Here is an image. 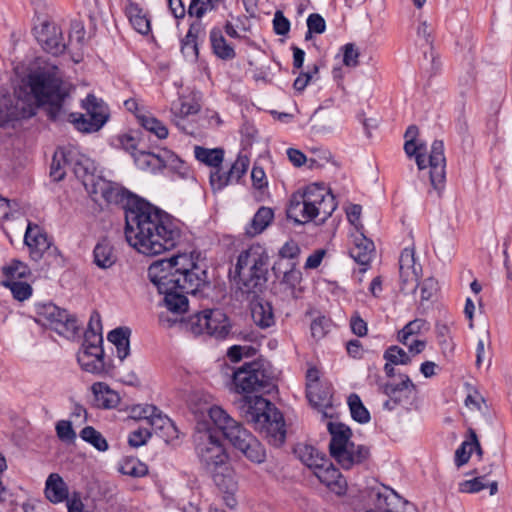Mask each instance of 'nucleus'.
Listing matches in <instances>:
<instances>
[{"label": "nucleus", "instance_id": "f257e3e1", "mask_svg": "<svg viewBox=\"0 0 512 512\" xmlns=\"http://www.w3.org/2000/svg\"><path fill=\"white\" fill-rule=\"evenodd\" d=\"M148 277L158 292L164 295L163 305L175 316L160 315V322L167 327L175 324L178 317L188 310L185 294L195 295L208 285L206 270L188 254L153 262L148 268Z\"/></svg>", "mask_w": 512, "mask_h": 512}, {"label": "nucleus", "instance_id": "f03ea898", "mask_svg": "<svg viewBox=\"0 0 512 512\" xmlns=\"http://www.w3.org/2000/svg\"><path fill=\"white\" fill-rule=\"evenodd\" d=\"M30 90L22 97V89L17 92L14 103L10 96L0 98V126L11 120L30 118L36 114L38 106H45L50 119H61L65 116L62 87V73L53 63L38 67L27 77L24 84Z\"/></svg>", "mask_w": 512, "mask_h": 512}, {"label": "nucleus", "instance_id": "7ed1b4c3", "mask_svg": "<svg viewBox=\"0 0 512 512\" xmlns=\"http://www.w3.org/2000/svg\"><path fill=\"white\" fill-rule=\"evenodd\" d=\"M125 237L130 246L145 255H157L175 247L180 229L166 213L142 203L125 215Z\"/></svg>", "mask_w": 512, "mask_h": 512}, {"label": "nucleus", "instance_id": "20e7f679", "mask_svg": "<svg viewBox=\"0 0 512 512\" xmlns=\"http://www.w3.org/2000/svg\"><path fill=\"white\" fill-rule=\"evenodd\" d=\"M336 207L335 197L330 190L323 184L314 183L291 196L286 213L297 224H305L316 218L324 222Z\"/></svg>", "mask_w": 512, "mask_h": 512}, {"label": "nucleus", "instance_id": "39448f33", "mask_svg": "<svg viewBox=\"0 0 512 512\" xmlns=\"http://www.w3.org/2000/svg\"><path fill=\"white\" fill-rule=\"evenodd\" d=\"M242 416L255 429L263 431L270 437V442L280 446L285 441L284 420L278 409L261 396H244L239 402Z\"/></svg>", "mask_w": 512, "mask_h": 512}, {"label": "nucleus", "instance_id": "423d86ee", "mask_svg": "<svg viewBox=\"0 0 512 512\" xmlns=\"http://www.w3.org/2000/svg\"><path fill=\"white\" fill-rule=\"evenodd\" d=\"M206 412L214 425L236 449L252 462H264L266 453L261 443L223 408L212 405L206 409Z\"/></svg>", "mask_w": 512, "mask_h": 512}, {"label": "nucleus", "instance_id": "0eeeda50", "mask_svg": "<svg viewBox=\"0 0 512 512\" xmlns=\"http://www.w3.org/2000/svg\"><path fill=\"white\" fill-rule=\"evenodd\" d=\"M268 260L266 249L259 244L250 246L239 255L235 272L242 292L256 293L261 290L266 282Z\"/></svg>", "mask_w": 512, "mask_h": 512}, {"label": "nucleus", "instance_id": "6e6552de", "mask_svg": "<svg viewBox=\"0 0 512 512\" xmlns=\"http://www.w3.org/2000/svg\"><path fill=\"white\" fill-rule=\"evenodd\" d=\"M404 150L409 157L414 156L420 170L430 167L431 186L440 193L444 188L446 177V158L444 155V144L441 140H435L426 157L423 144H416L415 141L406 140Z\"/></svg>", "mask_w": 512, "mask_h": 512}, {"label": "nucleus", "instance_id": "1a4fd4ad", "mask_svg": "<svg viewBox=\"0 0 512 512\" xmlns=\"http://www.w3.org/2000/svg\"><path fill=\"white\" fill-rule=\"evenodd\" d=\"M94 162L86 157L81 156L75 163L74 173L79 178L86 191L91 195L94 201L99 198L109 203H117L123 197L122 188L113 182L107 181L100 176L95 175Z\"/></svg>", "mask_w": 512, "mask_h": 512}, {"label": "nucleus", "instance_id": "9d476101", "mask_svg": "<svg viewBox=\"0 0 512 512\" xmlns=\"http://www.w3.org/2000/svg\"><path fill=\"white\" fill-rule=\"evenodd\" d=\"M62 87L66 94L63 98V106L65 110V116L61 119H53L54 121L69 120L75 127L82 132H95L98 131L107 121L108 113L107 107L102 100L96 98L94 95H88L83 101V107L86 110V115L68 113L66 107V98L68 96V90L62 81Z\"/></svg>", "mask_w": 512, "mask_h": 512}, {"label": "nucleus", "instance_id": "9b49d317", "mask_svg": "<svg viewBox=\"0 0 512 512\" xmlns=\"http://www.w3.org/2000/svg\"><path fill=\"white\" fill-rule=\"evenodd\" d=\"M233 390L237 393H252L268 389L271 378L259 362L244 363L233 372Z\"/></svg>", "mask_w": 512, "mask_h": 512}, {"label": "nucleus", "instance_id": "f8f14e48", "mask_svg": "<svg viewBox=\"0 0 512 512\" xmlns=\"http://www.w3.org/2000/svg\"><path fill=\"white\" fill-rule=\"evenodd\" d=\"M195 449L201 462L208 469L221 467L227 460V454L219 438L210 428L201 429L197 427L194 434Z\"/></svg>", "mask_w": 512, "mask_h": 512}, {"label": "nucleus", "instance_id": "ddd939ff", "mask_svg": "<svg viewBox=\"0 0 512 512\" xmlns=\"http://www.w3.org/2000/svg\"><path fill=\"white\" fill-rule=\"evenodd\" d=\"M187 326L195 335L206 333L216 338H224L230 329L228 318L220 309H207L192 315Z\"/></svg>", "mask_w": 512, "mask_h": 512}, {"label": "nucleus", "instance_id": "4468645a", "mask_svg": "<svg viewBox=\"0 0 512 512\" xmlns=\"http://www.w3.org/2000/svg\"><path fill=\"white\" fill-rule=\"evenodd\" d=\"M379 390L388 397L383 403V407L389 411L395 409L396 406L412 404L417 392L415 384L405 374H400L398 378L380 384Z\"/></svg>", "mask_w": 512, "mask_h": 512}, {"label": "nucleus", "instance_id": "2eb2a0df", "mask_svg": "<svg viewBox=\"0 0 512 512\" xmlns=\"http://www.w3.org/2000/svg\"><path fill=\"white\" fill-rule=\"evenodd\" d=\"M37 322L66 337L74 335L78 329L76 318L53 303L38 308Z\"/></svg>", "mask_w": 512, "mask_h": 512}, {"label": "nucleus", "instance_id": "dca6fc26", "mask_svg": "<svg viewBox=\"0 0 512 512\" xmlns=\"http://www.w3.org/2000/svg\"><path fill=\"white\" fill-rule=\"evenodd\" d=\"M399 273L401 290L406 294L414 293L422 275V267L416 263L413 248H405L402 251L399 258Z\"/></svg>", "mask_w": 512, "mask_h": 512}, {"label": "nucleus", "instance_id": "f3484780", "mask_svg": "<svg viewBox=\"0 0 512 512\" xmlns=\"http://www.w3.org/2000/svg\"><path fill=\"white\" fill-rule=\"evenodd\" d=\"M34 31L38 43L46 52L57 56L65 51L66 43L63 40L62 30L54 22L43 20L34 28Z\"/></svg>", "mask_w": 512, "mask_h": 512}, {"label": "nucleus", "instance_id": "a211bd4d", "mask_svg": "<svg viewBox=\"0 0 512 512\" xmlns=\"http://www.w3.org/2000/svg\"><path fill=\"white\" fill-rule=\"evenodd\" d=\"M250 160L245 155H239L227 173H220L219 170L212 172L210 183L214 190H221L225 186L237 183L247 172Z\"/></svg>", "mask_w": 512, "mask_h": 512}, {"label": "nucleus", "instance_id": "6ab92c4d", "mask_svg": "<svg viewBox=\"0 0 512 512\" xmlns=\"http://www.w3.org/2000/svg\"><path fill=\"white\" fill-rule=\"evenodd\" d=\"M330 454L342 468L350 469L354 465L364 462L369 457L370 452L365 446L348 442L338 450L331 449Z\"/></svg>", "mask_w": 512, "mask_h": 512}, {"label": "nucleus", "instance_id": "aec40b11", "mask_svg": "<svg viewBox=\"0 0 512 512\" xmlns=\"http://www.w3.org/2000/svg\"><path fill=\"white\" fill-rule=\"evenodd\" d=\"M137 415L145 419L153 430L162 431L166 441L178 437V431L174 423L168 417L163 416L155 406H147Z\"/></svg>", "mask_w": 512, "mask_h": 512}, {"label": "nucleus", "instance_id": "412c9836", "mask_svg": "<svg viewBox=\"0 0 512 512\" xmlns=\"http://www.w3.org/2000/svg\"><path fill=\"white\" fill-rule=\"evenodd\" d=\"M314 475L336 495L341 496L346 493L347 481L330 460L325 461Z\"/></svg>", "mask_w": 512, "mask_h": 512}, {"label": "nucleus", "instance_id": "4be33fe9", "mask_svg": "<svg viewBox=\"0 0 512 512\" xmlns=\"http://www.w3.org/2000/svg\"><path fill=\"white\" fill-rule=\"evenodd\" d=\"M213 479L218 490L222 494L224 504L230 509L236 508L238 504L236 497L238 483L234 474L228 470L226 473L216 472Z\"/></svg>", "mask_w": 512, "mask_h": 512}, {"label": "nucleus", "instance_id": "5701e85b", "mask_svg": "<svg viewBox=\"0 0 512 512\" xmlns=\"http://www.w3.org/2000/svg\"><path fill=\"white\" fill-rule=\"evenodd\" d=\"M24 242L29 248L31 258L35 261L40 260L44 252L50 248L47 235L32 223L27 226Z\"/></svg>", "mask_w": 512, "mask_h": 512}, {"label": "nucleus", "instance_id": "b1692460", "mask_svg": "<svg viewBox=\"0 0 512 512\" xmlns=\"http://www.w3.org/2000/svg\"><path fill=\"white\" fill-rule=\"evenodd\" d=\"M352 246L349 250L350 256L355 262L362 266H368L374 253V243L366 238L363 233L357 231L351 235Z\"/></svg>", "mask_w": 512, "mask_h": 512}, {"label": "nucleus", "instance_id": "393cba45", "mask_svg": "<svg viewBox=\"0 0 512 512\" xmlns=\"http://www.w3.org/2000/svg\"><path fill=\"white\" fill-rule=\"evenodd\" d=\"M132 156L137 167L144 171H156L166 166L173 155L169 151L156 154L148 151L133 152Z\"/></svg>", "mask_w": 512, "mask_h": 512}, {"label": "nucleus", "instance_id": "a878e982", "mask_svg": "<svg viewBox=\"0 0 512 512\" xmlns=\"http://www.w3.org/2000/svg\"><path fill=\"white\" fill-rule=\"evenodd\" d=\"M294 453L305 466L313 471V474L324 465L325 461L329 460L323 452L309 444H298Z\"/></svg>", "mask_w": 512, "mask_h": 512}, {"label": "nucleus", "instance_id": "bb28decb", "mask_svg": "<svg viewBox=\"0 0 512 512\" xmlns=\"http://www.w3.org/2000/svg\"><path fill=\"white\" fill-rule=\"evenodd\" d=\"M307 398L312 406L322 411L324 418L332 417V393L329 386H311L307 391Z\"/></svg>", "mask_w": 512, "mask_h": 512}, {"label": "nucleus", "instance_id": "cd10ccee", "mask_svg": "<svg viewBox=\"0 0 512 512\" xmlns=\"http://www.w3.org/2000/svg\"><path fill=\"white\" fill-rule=\"evenodd\" d=\"M45 496L53 504L68 500V486L58 473H51L48 476L45 483Z\"/></svg>", "mask_w": 512, "mask_h": 512}, {"label": "nucleus", "instance_id": "c85d7f7f", "mask_svg": "<svg viewBox=\"0 0 512 512\" xmlns=\"http://www.w3.org/2000/svg\"><path fill=\"white\" fill-rule=\"evenodd\" d=\"M376 506L383 512H406L407 502L397 493L388 488L376 493Z\"/></svg>", "mask_w": 512, "mask_h": 512}, {"label": "nucleus", "instance_id": "c756f323", "mask_svg": "<svg viewBox=\"0 0 512 512\" xmlns=\"http://www.w3.org/2000/svg\"><path fill=\"white\" fill-rule=\"evenodd\" d=\"M91 390L94 394L96 405L100 408H115L120 402L119 394L106 383L96 382L92 385Z\"/></svg>", "mask_w": 512, "mask_h": 512}, {"label": "nucleus", "instance_id": "7c9ffc66", "mask_svg": "<svg viewBox=\"0 0 512 512\" xmlns=\"http://www.w3.org/2000/svg\"><path fill=\"white\" fill-rule=\"evenodd\" d=\"M82 155H74L73 151H68L67 153L59 149L54 153L51 168H50V176L55 181H61L65 174V165L72 164L73 167L75 166L76 161L81 157Z\"/></svg>", "mask_w": 512, "mask_h": 512}, {"label": "nucleus", "instance_id": "2f4dec72", "mask_svg": "<svg viewBox=\"0 0 512 512\" xmlns=\"http://www.w3.org/2000/svg\"><path fill=\"white\" fill-rule=\"evenodd\" d=\"M327 429L331 435L329 450H338L342 447V445L351 442L350 439L352 436V432L347 425L341 422L329 421L327 423Z\"/></svg>", "mask_w": 512, "mask_h": 512}, {"label": "nucleus", "instance_id": "473e14b6", "mask_svg": "<svg viewBox=\"0 0 512 512\" xmlns=\"http://www.w3.org/2000/svg\"><path fill=\"white\" fill-rule=\"evenodd\" d=\"M131 330L127 327H119L108 334V340L115 345L118 358L123 361L130 354Z\"/></svg>", "mask_w": 512, "mask_h": 512}, {"label": "nucleus", "instance_id": "72a5a7b5", "mask_svg": "<svg viewBox=\"0 0 512 512\" xmlns=\"http://www.w3.org/2000/svg\"><path fill=\"white\" fill-rule=\"evenodd\" d=\"M251 316L254 323L263 329L275 323L273 309L269 302H254L251 307Z\"/></svg>", "mask_w": 512, "mask_h": 512}, {"label": "nucleus", "instance_id": "f704fd0d", "mask_svg": "<svg viewBox=\"0 0 512 512\" xmlns=\"http://www.w3.org/2000/svg\"><path fill=\"white\" fill-rule=\"evenodd\" d=\"M284 267L279 284L288 296L295 297V289L302 280V273L296 269V262H288Z\"/></svg>", "mask_w": 512, "mask_h": 512}, {"label": "nucleus", "instance_id": "c9c22d12", "mask_svg": "<svg viewBox=\"0 0 512 512\" xmlns=\"http://www.w3.org/2000/svg\"><path fill=\"white\" fill-rule=\"evenodd\" d=\"M126 15L138 33L146 35L150 32V21L138 4L130 2L126 7Z\"/></svg>", "mask_w": 512, "mask_h": 512}, {"label": "nucleus", "instance_id": "e433bc0d", "mask_svg": "<svg viewBox=\"0 0 512 512\" xmlns=\"http://www.w3.org/2000/svg\"><path fill=\"white\" fill-rule=\"evenodd\" d=\"M274 213L271 208L261 207L254 215L250 225L246 228V234L253 237L262 233L273 220Z\"/></svg>", "mask_w": 512, "mask_h": 512}, {"label": "nucleus", "instance_id": "4c0bfd02", "mask_svg": "<svg viewBox=\"0 0 512 512\" xmlns=\"http://www.w3.org/2000/svg\"><path fill=\"white\" fill-rule=\"evenodd\" d=\"M336 120V114L324 108L317 109L310 118L312 128L318 133L331 131Z\"/></svg>", "mask_w": 512, "mask_h": 512}, {"label": "nucleus", "instance_id": "58836bf2", "mask_svg": "<svg viewBox=\"0 0 512 512\" xmlns=\"http://www.w3.org/2000/svg\"><path fill=\"white\" fill-rule=\"evenodd\" d=\"M95 354L94 356L92 351L82 350L78 354V362L83 370L93 374H100L105 370L104 354Z\"/></svg>", "mask_w": 512, "mask_h": 512}, {"label": "nucleus", "instance_id": "ea45409f", "mask_svg": "<svg viewBox=\"0 0 512 512\" xmlns=\"http://www.w3.org/2000/svg\"><path fill=\"white\" fill-rule=\"evenodd\" d=\"M93 254L95 264L102 269L110 268L117 260L113 247L105 240L95 246Z\"/></svg>", "mask_w": 512, "mask_h": 512}, {"label": "nucleus", "instance_id": "a19ab883", "mask_svg": "<svg viewBox=\"0 0 512 512\" xmlns=\"http://www.w3.org/2000/svg\"><path fill=\"white\" fill-rule=\"evenodd\" d=\"M210 41L214 53L221 59L227 60L235 57V51L230 46L219 28H213L210 32Z\"/></svg>", "mask_w": 512, "mask_h": 512}, {"label": "nucleus", "instance_id": "79ce46f5", "mask_svg": "<svg viewBox=\"0 0 512 512\" xmlns=\"http://www.w3.org/2000/svg\"><path fill=\"white\" fill-rule=\"evenodd\" d=\"M300 254V247L298 244L290 240L286 242L282 248L279 250V260L276 261L272 267V270L277 278H279V275L282 272V268H284V259L290 260V262H294Z\"/></svg>", "mask_w": 512, "mask_h": 512}, {"label": "nucleus", "instance_id": "37998d69", "mask_svg": "<svg viewBox=\"0 0 512 512\" xmlns=\"http://www.w3.org/2000/svg\"><path fill=\"white\" fill-rule=\"evenodd\" d=\"M194 154L198 161L211 167H218L222 163L224 156L222 149H208L201 146H195Z\"/></svg>", "mask_w": 512, "mask_h": 512}, {"label": "nucleus", "instance_id": "c03bdc74", "mask_svg": "<svg viewBox=\"0 0 512 512\" xmlns=\"http://www.w3.org/2000/svg\"><path fill=\"white\" fill-rule=\"evenodd\" d=\"M428 323L424 319H414L407 323L398 333V340L401 343H408V340L415 338L424 331H428Z\"/></svg>", "mask_w": 512, "mask_h": 512}, {"label": "nucleus", "instance_id": "a18cd8bd", "mask_svg": "<svg viewBox=\"0 0 512 512\" xmlns=\"http://www.w3.org/2000/svg\"><path fill=\"white\" fill-rule=\"evenodd\" d=\"M137 118L142 127L154 133L159 139H165L168 136L167 127L157 118L147 114H139Z\"/></svg>", "mask_w": 512, "mask_h": 512}, {"label": "nucleus", "instance_id": "49530a36", "mask_svg": "<svg viewBox=\"0 0 512 512\" xmlns=\"http://www.w3.org/2000/svg\"><path fill=\"white\" fill-rule=\"evenodd\" d=\"M80 437L82 440L92 445L98 451L104 452L108 449V443L106 439L92 426L84 427L80 432Z\"/></svg>", "mask_w": 512, "mask_h": 512}, {"label": "nucleus", "instance_id": "de8ad7c7", "mask_svg": "<svg viewBox=\"0 0 512 512\" xmlns=\"http://www.w3.org/2000/svg\"><path fill=\"white\" fill-rule=\"evenodd\" d=\"M30 273L26 264L21 261L13 260L10 264L3 267V280L20 281Z\"/></svg>", "mask_w": 512, "mask_h": 512}, {"label": "nucleus", "instance_id": "09e8293b", "mask_svg": "<svg viewBox=\"0 0 512 512\" xmlns=\"http://www.w3.org/2000/svg\"><path fill=\"white\" fill-rule=\"evenodd\" d=\"M348 405L352 418L359 423H367L370 420L368 410L362 404L360 397L357 394H351L348 397Z\"/></svg>", "mask_w": 512, "mask_h": 512}, {"label": "nucleus", "instance_id": "8fccbe9b", "mask_svg": "<svg viewBox=\"0 0 512 512\" xmlns=\"http://www.w3.org/2000/svg\"><path fill=\"white\" fill-rule=\"evenodd\" d=\"M1 284L9 288L13 297L18 301L27 300L32 294V287L24 281L2 280Z\"/></svg>", "mask_w": 512, "mask_h": 512}, {"label": "nucleus", "instance_id": "3c124183", "mask_svg": "<svg viewBox=\"0 0 512 512\" xmlns=\"http://www.w3.org/2000/svg\"><path fill=\"white\" fill-rule=\"evenodd\" d=\"M119 471L124 475L141 477L148 472V469L147 466L138 459L130 458L123 461Z\"/></svg>", "mask_w": 512, "mask_h": 512}, {"label": "nucleus", "instance_id": "603ef678", "mask_svg": "<svg viewBox=\"0 0 512 512\" xmlns=\"http://www.w3.org/2000/svg\"><path fill=\"white\" fill-rule=\"evenodd\" d=\"M199 111V106L194 102H185L180 100L178 103H173L171 112L174 116L173 121L178 125L177 118H184L189 115L196 114Z\"/></svg>", "mask_w": 512, "mask_h": 512}, {"label": "nucleus", "instance_id": "864d4df0", "mask_svg": "<svg viewBox=\"0 0 512 512\" xmlns=\"http://www.w3.org/2000/svg\"><path fill=\"white\" fill-rule=\"evenodd\" d=\"M102 333L85 332L82 350L92 351V353L104 354L102 348ZM96 354H94L95 356Z\"/></svg>", "mask_w": 512, "mask_h": 512}, {"label": "nucleus", "instance_id": "5fc2aeb1", "mask_svg": "<svg viewBox=\"0 0 512 512\" xmlns=\"http://www.w3.org/2000/svg\"><path fill=\"white\" fill-rule=\"evenodd\" d=\"M384 358L394 365H404L410 362V357L398 346H391L388 348L384 354Z\"/></svg>", "mask_w": 512, "mask_h": 512}, {"label": "nucleus", "instance_id": "6e6d98bb", "mask_svg": "<svg viewBox=\"0 0 512 512\" xmlns=\"http://www.w3.org/2000/svg\"><path fill=\"white\" fill-rule=\"evenodd\" d=\"M56 434L58 438L64 442H73L76 438V433L72 428L71 422L60 420L56 423Z\"/></svg>", "mask_w": 512, "mask_h": 512}, {"label": "nucleus", "instance_id": "4d7b16f0", "mask_svg": "<svg viewBox=\"0 0 512 512\" xmlns=\"http://www.w3.org/2000/svg\"><path fill=\"white\" fill-rule=\"evenodd\" d=\"M484 477H475L471 480H465L459 483V491L462 493H476L483 490L487 484Z\"/></svg>", "mask_w": 512, "mask_h": 512}, {"label": "nucleus", "instance_id": "13d9d810", "mask_svg": "<svg viewBox=\"0 0 512 512\" xmlns=\"http://www.w3.org/2000/svg\"><path fill=\"white\" fill-rule=\"evenodd\" d=\"M210 10V3L207 0H191L188 7V15L200 20Z\"/></svg>", "mask_w": 512, "mask_h": 512}, {"label": "nucleus", "instance_id": "bf43d9fd", "mask_svg": "<svg viewBox=\"0 0 512 512\" xmlns=\"http://www.w3.org/2000/svg\"><path fill=\"white\" fill-rule=\"evenodd\" d=\"M308 34L312 33L321 34L325 32L326 23L324 18L317 13H312L307 18Z\"/></svg>", "mask_w": 512, "mask_h": 512}, {"label": "nucleus", "instance_id": "052dcab7", "mask_svg": "<svg viewBox=\"0 0 512 512\" xmlns=\"http://www.w3.org/2000/svg\"><path fill=\"white\" fill-rule=\"evenodd\" d=\"M359 51L353 43H348L343 47V63L348 67L358 65Z\"/></svg>", "mask_w": 512, "mask_h": 512}, {"label": "nucleus", "instance_id": "680f3d73", "mask_svg": "<svg viewBox=\"0 0 512 512\" xmlns=\"http://www.w3.org/2000/svg\"><path fill=\"white\" fill-rule=\"evenodd\" d=\"M471 440L464 441L460 447L455 451V463L457 467H461L466 464L471 456Z\"/></svg>", "mask_w": 512, "mask_h": 512}, {"label": "nucleus", "instance_id": "e2e57ef3", "mask_svg": "<svg viewBox=\"0 0 512 512\" xmlns=\"http://www.w3.org/2000/svg\"><path fill=\"white\" fill-rule=\"evenodd\" d=\"M150 436L151 432L147 428H138L130 433L128 442L133 447H140L146 444Z\"/></svg>", "mask_w": 512, "mask_h": 512}, {"label": "nucleus", "instance_id": "0e129e2a", "mask_svg": "<svg viewBox=\"0 0 512 512\" xmlns=\"http://www.w3.org/2000/svg\"><path fill=\"white\" fill-rule=\"evenodd\" d=\"M274 31L277 35H286L290 30V22L281 11H276L273 19Z\"/></svg>", "mask_w": 512, "mask_h": 512}, {"label": "nucleus", "instance_id": "69168bd1", "mask_svg": "<svg viewBox=\"0 0 512 512\" xmlns=\"http://www.w3.org/2000/svg\"><path fill=\"white\" fill-rule=\"evenodd\" d=\"M181 52L185 58L196 60L198 58V44L196 40L185 37L182 40Z\"/></svg>", "mask_w": 512, "mask_h": 512}, {"label": "nucleus", "instance_id": "338daca9", "mask_svg": "<svg viewBox=\"0 0 512 512\" xmlns=\"http://www.w3.org/2000/svg\"><path fill=\"white\" fill-rule=\"evenodd\" d=\"M438 290L437 281L434 278H427L421 285V299L423 301L430 300Z\"/></svg>", "mask_w": 512, "mask_h": 512}, {"label": "nucleus", "instance_id": "774afa93", "mask_svg": "<svg viewBox=\"0 0 512 512\" xmlns=\"http://www.w3.org/2000/svg\"><path fill=\"white\" fill-rule=\"evenodd\" d=\"M350 326L352 332L359 337L367 334V323L357 313L351 317Z\"/></svg>", "mask_w": 512, "mask_h": 512}]
</instances>
